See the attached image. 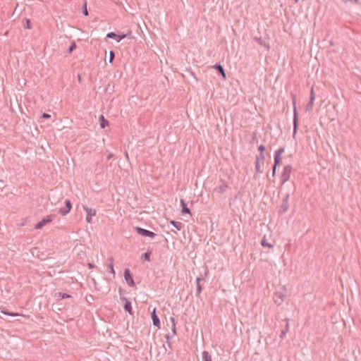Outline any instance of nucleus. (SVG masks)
<instances>
[{
    "label": "nucleus",
    "instance_id": "24",
    "mask_svg": "<svg viewBox=\"0 0 361 361\" xmlns=\"http://www.w3.org/2000/svg\"><path fill=\"white\" fill-rule=\"evenodd\" d=\"M313 103H314V99H312V97L310 98V102L307 103V104L305 106L306 111H308L312 109Z\"/></svg>",
    "mask_w": 361,
    "mask_h": 361
},
{
    "label": "nucleus",
    "instance_id": "35",
    "mask_svg": "<svg viewBox=\"0 0 361 361\" xmlns=\"http://www.w3.org/2000/svg\"><path fill=\"white\" fill-rule=\"evenodd\" d=\"M115 57V54L113 51H110L109 52V62L112 63Z\"/></svg>",
    "mask_w": 361,
    "mask_h": 361
},
{
    "label": "nucleus",
    "instance_id": "25",
    "mask_svg": "<svg viewBox=\"0 0 361 361\" xmlns=\"http://www.w3.org/2000/svg\"><path fill=\"white\" fill-rule=\"evenodd\" d=\"M256 40L259 42V44L263 47H265L267 48H269V46L268 44L266 43V42L262 39V37L256 38Z\"/></svg>",
    "mask_w": 361,
    "mask_h": 361
},
{
    "label": "nucleus",
    "instance_id": "2",
    "mask_svg": "<svg viewBox=\"0 0 361 361\" xmlns=\"http://www.w3.org/2000/svg\"><path fill=\"white\" fill-rule=\"evenodd\" d=\"M292 99L293 103V136H295L298 129V118L295 106V96L294 94H292Z\"/></svg>",
    "mask_w": 361,
    "mask_h": 361
},
{
    "label": "nucleus",
    "instance_id": "10",
    "mask_svg": "<svg viewBox=\"0 0 361 361\" xmlns=\"http://www.w3.org/2000/svg\"><path fill=\"white\" fill-rule=\"evenodd\" d=\"M221 185L214 188V192L221 194L224 193L228 188V185L225 181L221 180Z\"/></svg>",
    "mask_w": 361,
    "mask_h": 361
},
{
    "label": "nucleus",
    "instance_id": "31",
    "mask_svg": "<svg viewBox=\"0 0 361 361\" xmlns=\"http://www.w3.org/2000/svg\"><path fill=\"white\" fill-rule=\"evenodd\" d=\"M75 49H76V44L75 42H73L68 49V53L71 54Z\"/></svg>",
    "mask_w": 361,
    "mask_h": 361
},
{
    "label": "nucleus",
    "instance_id": "26",
    "mask_svg": "<svg viewBox=\"0 0 361 361\" xmlns=\"http://www.w3.org/2000/svg\"><path fill=\"white\" fill-rule=\"evenodd\" d=\"M150 255H151V252H150V251H147V252H145V253L142 255V258L145 261H149V260H150Z\"/></svg>",
    "mask_w": 361,
    "mask_h": 361
},
{
    "label": "nucleus",
    "instance_id": "8",
    "mask_svg": "<svg viewBox=\"0 0 361 361\" xmlns=\"http://www.w3.org/2000/svg\"><path fill=\"white\" fill-rule=\"evenodd\" d=\"M289 197H290V193L288 192L286 194L284 198L283 199V202H282V204L281 205L280 211H279L281 213H285L288 211V209L289 208V204H288Z\"/></svg>",
    "mask_w": 361,
    "mask_h": 361
},
{
    "label": "nucleus",
    "instance_id": "48",
    "mask_svg": "<svg viewBox=\"0 0 361 361\" xmlns=\"http://www.w3.org/2000/svg\"><path fill=\"white\" fill-rule=\"evenodd\" d=\"M298 0H295V1L297 2Z\"/></svg>",
    "mask_w": 361,
    "mask_h": 361
},
{
    "label": "nucleus",
    "instance_id": "19",
    "mask_svg": "<svg viewBox=\"0 0 361 361\" xmlns=\"http://www.w3.org/2000/svg\"><path fill=\"white\" fill-rule=\"evenodd\" d=\"M171 224L178 230V231H180L181 228H183V225L181 222H179V221H171Z\"/></svg>",
    "mask_w": 361,
    "mask_h": 361
},
{
    "label": "nucleus",
    "instance_id": "5",
    "mask_svg": "<svg viewBox=\"0 0 361 361\" xmlns=\"http://www.w3.org/2000/svg\"><path fill=\"white\" fill-rule=\"evenodd\" d=\"M135 229L137 231V233L139 235H141L142 236L149 237V238H154L156 235L155 233H154L152 231H148V230H146V229L142 228L139 227V226H136L135 228Z\"/></svg>",
    "mask_w": 361,
    "mask_h": 361
},
{
    "label": "nucleus",
    "instance_id": "43",
    "mask_svg": "<svg viewBox=\"0 0 361 361\" xmlns=\"http://www.w3.org/2000/svg\"><path fill=\"white\" fill-rule=\"evenodd\" d=\"M202 280V278H200V277H197V279H196V283H197V284H200V281H201Z\"/></svg>",
    "mask_w": 361,
    "mask_h": 361
},
{
    "label": "nucleus",
    "instance_id": "30",
    "mask_svg": "<svg viewBox=\"0 0 361 361\" xmlns=\"http://www.w3.org/2000/svg\"><path fill=\"white\" fill-rule=\"evenodd\" d=\"M281 157L274 155V164L275 167H277L281 164Z\"/></svg>",
    "mask_w": 361,
    "mask_h": 361
},
{
    "label": "nucleus",
    "instance_id": "41",
    "mask_svg": "<svg viewBox=\"0 0 361 361\" xmlns=\"http://www.w3.org/2000/svg\"><path fill=\"white\" fill-rule=\"evenodd\" d=\"M312 97V99L314 100V88L312 87L311 91H310V98Z\"/></svg>",
    "mask_w": 361,
    "mask_h": 361
},
{
    "label": "nucleus",
    "instance_id": "3",
    "mask_svg": "<svg viewBox=\"0 0 361 361\" xmlns=\"http://www.w3.org/2000/svg\"><path fill=\"white\" fill-rule=\"evenodd\" d=\"M291 171L292 166L290 165H286L284 166L281 176V180L282 184H284L290 179Z\"/></svg>",
    "mask_w": 361,
    "mask_h": 361
},
{
    "label": "nucleus",
    "instance_id": "21",
    "mask_svg": "<svg viewBox=\"0 0 361 361\" xmlns=\"http://www.w3.org/2000/svg\"><path fill=\"white\" fill-rule=\"evenodd\" d=\"M170 320H171V322L172 323V334H171V336H174L176 334L175 319L171 317H170Z\"/></svg>",
    "mask_w": 361,
    "mask_h": 361
},
{
    "label": "nucleus",
    "instance_id": "28",
    "mask_svg": "<svg viewBox=\"0 0 361 361\" xmlns=\"http://www.w3.org/2000/svg\"><path fill=\"white\" fill-rule=\"evenodd\" d=\"M261 245L263 247H273V245L271 243H268L264 238L262 239Z\"/></svg>",
    "mask_w": 361,
    "mask_h": 361
},
{
    "label": "nucleus",
    "instance_id": "6",
    "mask_svg": "<svg viewBox=\"0 0 361 361\" xmlns=\"http://www.w3.org/2000/svg\"><path fill=\"white\" fill-rule=\"evenodd\" d=\"M72 208L71 202L69 200H65V207L59 209V213L62 216L68 214Z\"/></svg>",
    "mask_w": 361,
    "mask_h": 361
},
{
    "label": "nucleus",
    "instance_id": "32",
    "mask_svg": "<svg viewBox=\"0 0 361 361\" xmlns=\"http://www.w3.org/2000/svg\"><path fill=\"white\" fill-rule=\"evenodd\" d=\"M24 28L31 29V22L29 19H25V23L23 25Z\"/></svg>",
    "mask_w": 361,
    "mask_h": 361
},
{
    "label": "nucleus",
    "instance_id": "39",
    "mask_svg": "<svg viewBox=\"0 0 361 361\" xmlns=\"http://www.w3.org/2000/svg\"><path fill=\"white\" fill-rule=\"evenodd\" d=\"M345 3L346 2H350L353 4H358V1L357 0H343Z\"/></svg>",
    "mask_w": 361,
    "mask_h": 361
},
{
    "label": "nucleus",
    "instance_id": "16",
    "mask_svg": "<svg viewBox=\"0 0 361 361\" xmlns=\"http://www.w3.org/2000/svg\"><path fill=\"white\" fill-rule=\"evenodd\" d=\"M55 296L59 300L66 299V298H71V295L65 293L58 292L55 293Z\"/></svg>",
    "mask_w": 361,
    "mask_h": 361
},
{
    "label": "nucleus",
    "instance_id": "40",
    "mask_svg": "<svg viewBox=\"0 0 361 361\" xmlns=\"http://www.w3.org/2000/svg\"><path fill=\"white\" fill-rule=\"evenodd\" d=\"M51 117V115L47 113H43L42 115V118H49Z\"/></svg>",
    "mask_w": 361,
    "mask_h": 361
},
{
    "label": "nucleus",
    "instance_id": "36",
    "mask_svg": "<svg viewBox=\"0 0 361 361\" xmlns=\"http://www.w3.org/2000/svg\"><path fill=\"white\" fill-rule=\"evenodd\" d=\"M202 292V286L200 284H197V295H199Z\"/></svg>",
    "mask_w": 361,
    "mask_h": 361
},
{
    "label": "nucleus",
    "instance_id": "27",
    "mask_svg": "<svg viewBox=\"0 0 361 361\" xmlns=\"http://www.w3.org/2000/svg\"><path fill=\"white\" fill-rule=\"evenodd\" d=\"M1 312L4 314L12 316V317H16V316L20 315L18 313L11 312H8V310H1Z\"/></svg>",
    "mask_w": 361,
    "mask_h": 361
},
{
    "label": "nucleus",
    "instance_id": "11",
    "mask_svg": "<svg viewBox=\"0 0 361 361\" xmlns=\"http://www.w3.org/2000/svg\"><path fill=\"white\" fill-rule=\"evenodd\" d=\"M126 37V34H122V35H117L116 34L115 32H109L107 35H106V37L107 38H111V39H116V41L118 42L120 41H121L123 39H124L125 37Z\"/></svg>",
    "mask_w": 361,
    "mask_h": 361
},
{
    "label": "nucleus",
    "instance_id": "45",
    "mask_svg": "<svg viewBox=\"0 0 361 361\" xmlns=\"http://www.w3.org/2000/svg\"><path fill=\"white\" fill-rule=\"evenodd\" d=\"M190 74L194 76V78L197 80L196 77L194 75V73L192 71H190Z\"/></svg>",
    "mask_w": 361,
    "mask_h": 361
},
{
    "label": "nucleus",
    "instance_id": "44",
    "mask_svg": "<svg viewBox=\"0 0 361 361\" xmlns=\"http://www.w3.org/2000/svg\"><path fill=\"white\" fill-rule=\"evenodd\" d=\"M113 157V154H109L108 156H107V159H110L111 157Z\"/></svg>",
    "mask_w": 361,
    "mask_h": 361
},
{
    "label": "nucleus",
    "instance_id": "29",
    "mask_svg": "<svg viewBox=\"0 0 361 361\" xmlns=\"http://www.w3.org/2000/svg\"><path fill=\"white\" fill-rule=\"evenodd\" d=\"M285 149L284 147H280L277 150L275 151L274 155L281 157V154L284 152Z\"/></svg>",
    "mask_w": 361,
    "mask_h": 361
},
{
    "label": "nucleus",
    "instance_id": "23",
    "mask_svg": "<svg viewBox=\"0 0 361 361\" xmlns=\"http://www.w3.org/2000/svg\"><path fill=\"white\" fill-rule=\"evenodd\" d=\"M288 330H289V324H288V322H287L286 325V327H285V329H284V330H283V331L281 332L280 335H279L280 338H283L286 336V334H287V332L288 331Z\"/></svg>",
    "mask_w": 361,
    "mask_h": 361
},
{
    "label": "nucleus",
    "instance_id": "1",
    "mask_svg": "<svg viewBox=\"0 0 361 361\" xmlns=\"http://www.w3.org/2000/svg\"><path fill=\"white\" fill-rule=\"evenodd\" d=\"M286 298V290L282 287L274 293L273 299L277 305H280Z\"/></svg>",
    "mask_w": 361,
    "mask_h": 361
},
{
    "label": "nucleus",
    "instance_id": "47",
    "mask_svg": "<svg viewBox=\"0 0 361 361\" xmlns=\"http://www.w3.org/2000/svg\"><path fill=\"white\" fill-rule=\"evenodd\" d=\"M78 80H80V75H78Z\"/></svg>",
    "mask_w": 361,
    "mask_h": 361
},
{
    "label": "nucleus",
    "instance_id": "15",
    "mask_svg": "<svg viewBox=\"0 0 361 361\" xmlns=\"http://www.w3.org/2000/svg\"><path fill=\"white\" fill-rule=\"evenodd\" d=\"M180 204H181V206H182V210H181L182 213L183 214H190V209L188 208L187 204L182 199L180 200Z\"/></svg>",
    "mask_w": 361,
    "mask_h": 361
},
{
    "label": "nucleus",
    "instance_id": "22",
    "mask_svg": "<svg viewBox=\"0 0 361 361\" xmlns=\"http://www.w3.org/2000/svg\"><path fill=\"white\" fill-rule=\"evenodd\" d=\"M255 173H262V171L260 169V161H259V159H256V161H255Z\"/></svg>",
    "mask_w": 361,
    "mask_h": 361
},
{
    "label": "nucleus",
    "instance_id": "42",
    "mask_svg": "<svg viewBox=\"0 0 361 361\" xmlns=\"http://www.w3.org/2000/svg\"><path fill=\"white\" fill-rule=\"evenodd\" d=\"M276 167H275V166H273V168H272V176H274L276 174Z\"/></svg>",
    "mask_w": 361,
    "mask_h": 361
},
{
    "label": "nucleus",
    "instance_id": "7",
    "mask_svg": "<svg viewBox=\"0 0 361 361\" xmlns=\"http://www.w3.org/2000/svg\"><path fill=\"white\" fill-rule=\"evenodd\" d=\"M83 209L87 213V216H86V221L87 223H91L92 222V216H94L97 214V211L94 208H89L86 206H84L83 205Z\"/></svg>",
    "mask_w": 361,
    "mask_h": 361
},
{
    "label": "nucleus",
    "instance_id": "34",
    "mask_svg": "<svg viewBox=\"0 0 361 361\" xmlns=\"http://www.w3.org/2000/svg\"><path fill=\"white\" fill-rule=\"evenodd\" d=\"M256 159H259V161L263 164L265 159L264 154L260 152L259 156H257Z\"/></svg>",
    "mask_w": 361,
    "mask_h": 361
},
{
    "label": "nucleus",
    "instance_id": "13",
    "mask_svg": "<svg viewBox=\"0 0 361 361\" xmlns=\"http://www.w3.org/2000/svg\"><path fill=\"white\" fill-rule=\"evenodd\" d=\"M122 300H123L125 301V304H124V310L128 312L130 314H133V312H132V305H131V302L129 301L126 297H122L121 298Z\"/></svg>",
    "mask_w": 361,
    "mask_h": 361
},
{
    "label": "nucleus",
    "instance_id": "14",
    "mask_svg": "<svg viewBox=\"0 0 361 361\" xmlns=\"http://www.w3.org/2000/svg\"><path fill=\"white\" fill-rule=\"evenodd\" d=\"M213 68L214 69H216L219 74H220L221 75H222V77L225 79L226 75V72H225V70L224 68V67L221 65V64H215Z\"/></svg>",
    "mask_w": 361,
    "mask_h": 361
},
{
    "label": "nucleus",
    "instance_id": "46",
    "mask_svg": "<svg viewBox=\"0 0 361 361\" xmlns=\"http://www.w3.org/2000/svg\"><path fill=\"white\" fill-rule=\"evenodd\" d=\"M90 267H93V265L92 264H89Z\"/></svg>",
    "mask_w": 361,
    "mask_h": 361
},
{
    "label": "nucleus",
    "instance_id": "9",
    "mask_svg": "<svg viewBox=\"0 0 361 361\" xmlns=\"http://www.w3.org/2000/svg\"><path fill=\"white\" fill-rule=\"evenodd\" d=\"M51 221V218L50 216H47V217L42 219L41 221H39L37 224H35V229H41L44 225H46L47 223H49Z\"/></svg>",
    "mask_w": 361,
    "mask_h": 361
},
{
    "label": "nucleus",
    "instance_id": "12",
    "mask_svg": "<svg viewBox=\"0 0 361 361\" xmlns=\"http://www.w3.org/2000/svg\"><path fill=\"white\" fill-rule=\"evenodd\" d=\"M151 317L152 319L153 325L158 328H160V320H159L158 316L157 315L155 308L153 310V312L151 314Z\"/></svg>",
    "mask_w": 361,
    "mask_h": 361
},
{
    "label": "nucleus",
    "instance_id": "4",
    "mask_svg": "<svg viewBox=\"0 0 361 361\" xmlns=\"http://www.w3.org/2000/svg\"><path fill=\"white\" fill-rule=\"evenodd\" d=\"M123 276H124V279H125L126 283L130 287L135 286V281L133 280V274H131V272H130L129 269H126L124 270Z\"/></svg>",
    "mask_w": 361,
    "mask_h": 361
},
{
    "label": "nucleus",
    "instance_id": "38",
    "mask_svg": "<svg viewBox=\"0 0 361 361\" xmlns=\"http://www.w3.org/2000/svg\"><path fill=\"white\" fill-rule=\"evenodd\" d=\"M266 149L265 147L263 145H260L259 147H258V150L262 152V153H264V151Z\"/></svg>",
    "mask_w": 361,
    "mask_h": 361
},
{
    "label": "nucleus",
    "instance_id": "20",
    "mask_svg": "<svg viewBox=\"0 0 361 361\" xmlns=\"http://www.w3.org/2000/svg\"><path fill=\"white\" fill-rule=\"evenodd\" d=\"M202 360L204 361H212L211 355L206 350H204L202 352Z\"/></svg>",
    "mask_w": 361,
    "mask_h": 361
},
{
    "label": "nucleus",
    "instance_id": "18",
    "mask_svg": "<svg viewBox=\"0 0 361 361\" xmlns=\"http://www.w3.org/2000/svg\"><path fill=\"white\" fill-rule=\"evenodd\" d=\"M109 263L106 264L107 268L110 269V272L114 276L115 275V271L114 269V259L113 257L109 258Z\"/></svg>",
    "mask_w": 361,
    "mask_h": 361
},
{
    "label": "nucleus",
    "instance_id": "17",
    "mask_svg": "<svg viewBox=\"0 0 361 361\" xmlns=\"http://www.w3.org/2000/svg\"><path fill=\"white\" fill-rule=\"evenodd\" d=\"M99 122L102 128H104L109 125V121L102 115L99 116Z\"/></svg>",
    "mask_w": 361,
    "mask_h": 361
},
{
    "label": "nucleus",
    "instance_id": "37",
    "mask_svg": "<svg viewBox=\"0 0 361 361\" xmlns=\"http://www.w3.org/2000/svg\"><path fill=\"white\" fill-rule=\"evenodd\" d=\"M171 337H172V336H171V335H169V334H166V335H165V338H166V341H167V344H168V345H169V347H170V345H171L170 342H169V340L171 339Z\"/></svg>",
    "mask_w": 361,
    "mask_h": 361
},
{
    "label": "nucleus",
    "instance_id": "33",
    "mask_svg": "<svg viewBox=\"0 0 361 361\" xmlns=\"http://www.w3.org/2000/svg\"><path fill=\"white\" fill-rule=\"evenodd\" d=\"M82 13L85 16H87L88 15V11H87V1L85 0V2L83 4Z\"/></svg>",
    "mask_w": 361,
    "mask_h": 361
}]
</instances>
